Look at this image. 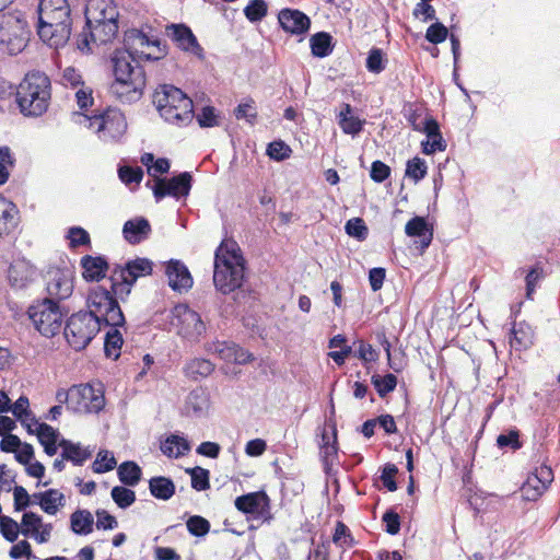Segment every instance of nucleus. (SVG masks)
Here are the masks:
<instances>
[{"instance_id":"nucleus-1","label":"nucleus","mask_w":560,"mask_h":560,"mask_svg":"<svg viewBox=\"0 0 560 560\" xmlns=\"http://www.w3.org/2000/svg\"><path fill=\"white\" fill-rule=\"evenodd\" d=\"M125 50H116L112 57L115 81L110 93L121 103L133 104L141 100L147 84L142 61H155L167 55V46L158 37H150L142 30L125 33Z\"/></svg>"},{"instance_id":"nucleus-2","label":"nucleus","mask_w":560,"mask_h":560,"mask_svg":"<svg viewBox=\"0 0 560 560\" xmlns=\"http://www.w3.org/2000/svg\"><path fill=\"white\" fill-rule=\"evenodd\" d=\"M86 303L89 311L72 314L66 322L63 334L75 351L85 349L102 326L122 327L126 323L117 299L106 288L97 285L92 289Z\"/></svg>"},{"instance_id":"nucleus-3","label":"nucleus","mask_w":560,"mask_h":560,"mask_svg":"<svg viewBox=\"0 0 560 560\" xmlns=\"http://www.w3.org/2000/svg\"><path fill=\"white\" fill-rule=\"evenodd\" d=\"M36 28L42 42L49 47L55 49L65 47L72 31L68 0H39Z\"/></svg>"},{"instance_id":"nucleus-4","label":"nucleus","mask_w":560,"mask_h":560,"mask_svg":"<svg viewBox=\"0 0 560 560\" xmlns=\"http://www.w3.org/2000/svg\"><path fill=\"white\" fill-rule=\"evenodd\" d=\"M50 98L51 83L44 72H28L16 86V104L20 113L25 117H39L45 114Z\"/></svg>"},{"instance_id":"nucleus-5","label":"nucleus","mask_w":560,"mask_h":560,"mask_svg":"<svg viewBox=\"0 0 560 560\" xmlns=\"http://www.w3.org/2000/svg\"><path fill=\"white\" fill-rule=\"evenodd\" d=\"M152 103L160 116L170 124L186 126L195 116L191 98L173 84L159 85L152 95Z\"/></svg>"},{"instance_id":"nucleus-6","label":"nucleus","mask_w":560,"mask_h":560,"mask_svg":"<svg viewBox=\"0 0 560 560\" xmlns=\"http://www.w3.org/2000/svg\"><path fill=\"white\" fill-rule=\"evenodd\" d=\"M245 277V260L235 250L222 249V244L215 250L213 283L223 294H229L242 287Z\"/></svg>"},{"instance_id":"nucleus-7","label":"nucleus","mask_w":560,"mask_h":560,"mask_svg":"<svg viewBox=\"0 0 560 560\" xmlns=\"http://www.w3.org/2000/svg\"><path fill=\"white\" fill-rule=\"evenodd\" d=\"M153 262L149 258L137 257L124 265L115 264L110 269V292L122 301L130 294L132 287L141 277L151 275Z\"/></svg>"},{"instance_id":"nucleus-8","label":"nucleus","mask_w":560,"mask_h":560,"mask_svg":"<svg viewBox=\"0 0 560 560\" xmlns=\"http://www.w3.org/2000/svg\"><path fill=\"white\" fill-rule=\"evenodd\" d=\"M74 116L79 118V124L93 129L98 139L105 143L118 142L127 130L126 117L116 108H107L93 116L77 113Z\"/></svg>"},{"instance_id":"nucleus-9","label":"nucleus","mask_w":560,"mask_h":560,"mask_svg":"<svg viewBox=\"0 0 560 560\" xmlns=\"http://www.w3.org/2000/svg\"><path fill=\"white\" fill-rule=\"evenodd\" d=\"M27 314L36 330L44 337H54L61 329L63 313L59 303L52 299H43L32 304Z\"/></svg>"},{"instance_id":"nucleus-10","label":"nucleus","mask_w":560,"mask_h":560,"mask_svg":"<svg viewBox=\"0 0 560 560\" xmlns=\"http://www.w3.org/2000/svg\"><path fill=\"white\" fill-rule=\"evenodd\" d=\"M26 21L21 13H9L0 20V44L10 55L21 52L26 46Z\"/></svg>"},{"instance_id":"nucleus-11","label":"nucleus","mask_w":560,"mask_h":560,"mask_svg":"<svg viewBox=\"0 0 560 560\" xmlns=\"http://www.w3.org/2000/svg\"><path fill=\"white\" fill-rule=\"evenodd\" d=\"M118 33V22H95L85 18V27L77 37V46L81 51L91 50L90 45L97 46L110 43Z\"/></svg>"},{"instance_id":"nucleus-12","label":"nucleus","mask_w":560,"mask_h":560,"mask_svg":"<svg viewBox=\"0 0 560 560\" xmlns=\"http://www.w3.org/2000/svg\"><path fill=\"white\" fill-rule=\"evenodd\" d=\"M191 185L192 176L189 172H183L171 178L156 177L153 184H151L150 180L145 184L147 187L152 189L156 202H160L167 196L175 199L187 197L190 192Z\"/></svg>"},{"instance_id":"nucleus-13","label":"nucleus","mask_w":560,"mask_h":560,"mask_svg":"<svg viewBox=\"0 0 560 560\" xmlns=\"http://www.w3.org/2000/svg\"><path fill=\"white\" fill-rule=\"evenodd\" d=\"M172 324L177 328L183 338L198 341L206 332V324L201 316L187 304H177L172 310Z\"/></svg>"},{"instance_id":"nucleus-14","label":"nucleus","mask_w":560,"mask_h":560,"mask_svg":"<svg viewBox=\"0 0 560 560\" xmlns=\"http://www.w3.org/2000/svg\"><path fill=\"white\" fill-rule=\"evenodd\" d=\"M105 406L104 393L90 384L71 387V410L78 413H98Z\"/></svg>"},{"instance_id":"nucleus-15","label":"nucleus","mask_w":560,"mask_h":560,"mask_svg":"<svg viewBox=\"0 0 560 560\" xmlns=\"http://www.w3.org/2000/svg\"><path fill=\"white\" fill-rule=\"evenodd\" d=\"M553 481V471L545 463L536 466L521 487L522 497L526 501H537Z\"/></svg>"},{"instance_id":"nucleus-16","label":"nucleus","mask_w":560,"mask_h":560,"mask_svg":"<svg viewBox=\"0 0 560 560\" xmlns=\"http://www.w3.org/2000/svg\"><path fill=\"white\" fill-rule=\"evenodd\" d=\"M235 508L253 518L269 521L270 500L265 491H256L240 495L235 499Z\"/></svg>"},{"instance_id":"nucleus-17","label":"nucleus","mask_w":560,"mask_h":560,"mask_svg":"<svg viewBox=\"0 0 560 560\" xmlns=\"http://www.w3.org/2000/svg\"><path fill=\"white\" fill-rule=\"evenodd\" d=\"M47 277V299H52L59 303L71 296L73 292V272L70 269H50Z\"/></svg>"},{"instance_id":"nucleus-18","label":"nucleus","mask_w":560,"mask_h":560,"mask_svg":"<svg viewBox=\"0 0 560 560\" xmlns=\"http://www.w3.org/2000/svg\"><path fill=\"white\" fill-rule=\"evenodd\" d=\"M278 22L285 33L300 37V42L304 39L311 28V19L298 9L284 8L280 10Z\"/></svg>"},{"instance_id":"nucleus-19","label":"nucleus","mask_w":560,"mask_h":560,"mask_svg":"<svg viewBox=\"0 0 560 560\" xmlns=\"http://www.w3.org/2000/svg\"><path fill=\"white\" fill-rule=\"evenodd\" d=\"M166 30L168 37L179 49L190 52L200 59L203 58V48L199 45L197 37L187 25L171 24Z\"/></svg>"},{"instance_id":"nucleus-20","label":"nucleus","mask_w":560,"mask_h":560,"mask_svg":"<svg viewBox=\"0 0 560 560\" xmlns=\"http://www.w3.org/2000/svg\"><path fill=\"white\" fill-rule=\"evenodd\" d=\"M165 273L168 279V285L177 292L189 290L194 280L184 262L176 259H171L167 262Z\"/></svg>"},{"instance_id":"nucleus-21","label":"nucleus","mask_w":560,"mask_h":560,"mask_svg":"<svg viewBox=\"0 0 560 560\" xmlns=\"http://www.w3.org/2000/svg\"><path fill=\"white\" fill-rule=\"evenodd\" d=\"M405 233L410 237L419 238L416 244L421 253L431 245L433 240V228L424 217L416 215L410 219L405 226Z\"/></svg>"},{"instance_id":"nucleus-22","label":"nucleus","mask_w":560,"mask_h":560,"mask_svg":"<svg viewBox=\"0 0 560 560\" xmlns=\"http://www.w3.org/2000/svg\"><path fill=\"white\" fill-rule=\"evenodd\" d=\"M420 132L425 133L427 140L421 142L424 154H433L436 151H445L446 142L442 137L440 125L433 117H427Z\"/></svg>"},{"instance_id":"nucleus-23","label":"nucleus","mask_w":560,"mask_h":560,"mask_svg":"<svg viewBox=\"0 0 560 560\" xmlns=\"http://www.w3.org/2000/svg\"><path fill=\"white\" fill-rule=\"evenodd\" d=\"M80 265L83 269L82 277L88 282H100L110 269L107 258L102 255H84L80 260Z\"/></svg>"},{"instance_id":"nucleus-24","label":"nucleus","mask_w":560,"mask_h":560,"mask_svg":"<svg viewBox=\"0 0 560 560\" xmlns=\"http://www.w3.org/2000/svg\"><path fill=\"white\" fill-rule=\"evenodd\" d=\"M85 18L97 22H118L119 12L113 0H89L85 7Z\"/></svg>"},{"instance_id":"nucleus-25","label":"nucleus","mask_w":560,"mask_h":560,"mask_svg":"<svg viewBox=\"0 0 560 560\" xmlns=\"http://www.w3.org/2000/svg\"><path fill=\"white\" fill-rule=\"evenodd\" d=\"M151 232L150 222L143 217L130 219L122 226L124 238L131 245H137L148 240Z\"/></svg>"},{"instance_id":"nucleus-26","label":"nucleus","mask_w":560,"mask_h":560,"mask_svg":"<svg viewBox=\"0 0 560 560\" xmlns=\"http://www.w3.org/2000/svg\"><path fill=\"white\" fill-rule=\"evenodd\" d=\"M59 446L61 447L60 457L71 462L74 466H82L92 456L90 447H82L80 443L63 438L59 440Z\"/></svg>"},{"instance_id":"nucleus-27","label":"nucleus","mask_w":560,"mask_h":560,"mask_svg":"<svg viewBox=\"0 0 560 560\" xmlns=\"http://www.w3.org/2000/svg\"><path fill=\"white\" fill-rule=\"evenodd\" d=\"M353 108L350 104L343 103L342 108L337 115V121L343 133L358 136L365 124V120L352 115Z\"/></svg>"},{"instance_id":"nucleus-28","label":"nucleus","mask_w":560,"mask_h":560,"mask_svg":"<svg viewBox=\"0 0 560 560\" xmlns=\"http://www.w3.org/2000/svg\"><path fill=\"white\" fill-rule=\"evenodd\" d=\"M210 406V395L202 387L192 389L186 399V408L195 417L203 416Z\"/></svg>"},{"instance_id":"nucleus-29","label":"nucleus","mask_w":560,"mask_h":560,"mask_svg":"<svg viewBox=\"0 0 560 560\" xmlns=\"http://www.w3.org/2000/svg\"><path fill=\"white\" fill-rule=\"evenodd\" d=\"M174 481L164 476H155L149 480V491L158 500L167 501L175 494Z\"/></svg>"},{"instance_id":"nucleus-30","label":"nucleus","mask_w":560,"mask_h":560,"mask_svg":"<svg viewBox=\"0 0 560 560\" xmlns=\"http://www.w3.org/2000/svg\"><path fill=\"white\" fill-rule=\"evenodd\" d=\"M310 47L314 57H328L335 48L334 37L327 32H317L311 36Z\"/></svg>"},{"instance_id":"nucleus-31","label":"nucleus","mask_w":560,"mask_h":560,"mask_svg":"<svg viewBox=\"0 0 560 560\" xmlns=\"http://www.w3.org/2000/svg\"><path fill=\"white\" fill-rule=\"evenodd\" d=\"M94 518L89 510L78 509L70 515V528L75 535L85 536L93 532Z\"/></svg>"},{"instance_id":"nucleus-32","label":"nucleus","mask_w":560,"mask_h":560,"mask_svg":"<svg viewBox=\"0 0 560 560\" xmlns=\"http://www.w3.org/2000/svg\"><path fill=\"white\" fill-rule=\"evenodd\" d=\"M162 453L170 458H178L190 451L189 442L177 434H171L161 443Z\"/></svg>"},{"instance_id":"nucleus-33","label":"nucleus","mask_w":560,"mask_h":560,"mask_svg":"<svg viewBox=\"0 0 560 560\" xmlns=\"http://www.w3.org/2000/svg\"><path fill=\"white\" fill-rule=\"evenodd\" d=\"M16 206L0 194V237L11 232L15 226Z\"/></svg>"},{"instance_id":"nucleus-34","label":"nucleus","mask_w":560,"mask_h":560,"mask_svg":"<svg viewBox=\"0 0 560 560\" xmlns=\"http://www.w3.org/2000/svg\"><path fill=\"white\" fill-rule=\"evenodd\" d=\"M117 476L124 486L135 487L141 480L142 470L136 462L126 460L118 466Z\"/></svg>"},{"instance_id":"nucleus-35","label":"nucleus","mask_w":560,"mask_h":560,"mask_svg":"<svg viewBox=\"0 0 560 560\" xmlns=\"http://www.w3.org/2000/svg\"><path fill=\"white\" fill-rule=\"evenodd\" d=\"M326 425L331 430V444L320 447V456L324 469L326 474H329L330 466L332 465L334 459L337 457L338 453L337 425L336 421H332L331 419L326 422Z\"/></svg>"},{"instance_id":"nucleus-36","label":"nucleus","mask_w":560,"mask_h":560,"mask_svg":"<svg viewBox=\"0 0 560 560\" xmlns=\"http://www.w3.org/2000/svg\"><path fill=\"white\" fill-rule=\"evenodd\" d=\"M214 370V364L207 359H194L185 365V374L197 381L209 376Z\"/></svg>"},{"instance_id":"nucleus-37","label":"nucleus","mask_w":560,"mask_h":560,"mask_svg":"<svg viewBox=\"0 0 560 560\" xmlns=\"http://www.w3.org/2000/svg\"><path fill=\"white\" fill-rule=\"evenodd\" d=\"M117 328L118 327H110L104 339L105 355L114 360L119 358L120 349L124 343L122 335Z\"/></svg>"},{"instance_id":"nucleus-38","label":"nucleus","mask_w":560,"mask_h":560,"mask_svg":"<svg viewBox=\"0 0 560 560\" xmlns=\"http://www.w3.org/2000/svg\"><path fill=\"white\" fill-rule=\"evenodd\" d=\"M44 499L45 500L43 501L40 509L49 515H55L59 508H62L66 502L63 493L57 489L46 490V495Z\"/></svg>"},{"instance_id":"nucleus-39","label":"nucleus","mask_w":560,"mask_h":560,"mask_svg":"<svg viewBox=\"0 0 560 560\" xmlns=\"http://www.w3.org/2000/svg\"><path fill=\"white\" fill-rule=\"evenodd\" d=\"M371 383L380 397L384 398L387 394L395 390L397 386V377L392 373H387L384 376L374 374L371 377Z\"/></svg>"},{"instance_id":"nucleus-40","label":"nucleus","mask_w":560,"mask_h":560,"mask_svg":"<svg viewBox=\"0 0 560 560\" xmlns=\"http://www.w3.org/2000/svg\"><path fill=\"white\" fill-rule=\"evenodd\" d=\"M110 497L120 509H128L136 502V492L127 486H115L110 491Z\"/></svg>"},{"instance_id":"nucleus-41","label":"nucleus","mask_w":560,"mask_h":560,"mask_svg":"<svg viewBox=\"0 0 560 560\" xmlns=\"http://www.w3.org/2000/svg\"><path fill=\"white\" fill-rule=\"evenodd\" d=\"M521 433L516 428L510 429L508 432L501 433L497 438V446L500 450H511L513 452L523 447L520 440Z\"/></svg>"},{"instance_id":"nucleus-42","label":"nucleus","mask_w":560,"mask_h":560,"mask_svg":"<svg viewBox=\"0 0 560 560\" xmlns=\"http://www.w3.org/2000/svg\"><path fill=\"white\" fill-rule=\"evenodd\" d=\"M117 465L114 454L107 450H101L92 464L95 474H105L113 470Z\"/></svg>"},{"instance_id":"nucleus-43","label":"nucleus","mask_w":560,"mask_h":560,"mask_svg":"<svg viewBox=\"0 0 560 560\" xmlns=\"http://www.w3.org/2000/svg\"><path fill=\"white\" fill-rule=\"evenodd\" d=\"M428 174V166L423 159L415 156L407 161L405 175L415 183L423 179Z\"/></svg>"},{"instance_id":"nucleus-44","label":"nucleus","mask_w":560,"mask_h":560,"mask_svg":"<svg viewBox=\"0 0 560 560\" xmlns=\"http://www.w3.org/2000/svg\"><path fill=\"white\" fill-rule=\"evenodd\" d=\"M191 478V488L197 491H205L210 488V472L202 467H194L186 469Z\"/></svg>"},{"instance_id":"nucleus-45","label":"nucleus","mask_w":560,"mask_h":560,"mask_svg":"<svg viewBox=\"0 0 560 560\" xmlns=\"http://www.w3.org/2000/svg\"><path fill=\"white\" fill-rule=\"evenodd\" d=\"M267 13L268 5L265 0H249L248 4L244 8V14L252 23L261 21Z\"/></svg>"},{"instance_id":"nucleus-46","label":"nucleus","mask_w":560,"mask_h":560,"mask_svg":"<svg viewBox=\"0 0 560 560\" xmlns=\"http://www.w3.org/2000/svg\"><path fill=\"white\" fill-rule=\"evenodd\" d=\"M42 516L28 511L24 512L21 521V534L25 537H32L42 526Z\"/></svg>"},{"instance_id":"nucleus-47","label":"nucleus","mask_w":560,"mask_h":560,"mask_svg":"<svg viewBox=\"0 0 560 560\" xmlns=\"http://www.w3.org/2000/svg\"><path fill=\"white\" fill-rule=\"evenodd\" d=\"M346 233L360 241L363 242L368 238L369 235V229L361 218H352L346 222L345 225Z\"/></svg>"},{"instance_id":"nucleus-48","label":"nucleus","mask_w":560,"mask_h":560,"mask_svg":"<svg viewBox=\"0 0 560 560\" xmlns=\"http://www.w3.org/2000/svg\"><path fill=\"white\" fill-rule=\"evenodd\" d=\"M510 345L516 350L526 349L530 345L529 334L523 328V324L514 323L510 332Z\"/></svg>"},{"instance_id":"nucleus-49","label":"nucleus","mask_w":560,"mask_h":560,"mask_svg":"<svg viewBox=\"0 0 560 560\" xmlns=\"http://www.w3.org/2000/svg\"><path fill=\"white\" fill-rule=\"evenodd\" d=\"M0 532L3 538L14 542L21 533L20 525L12 517L3 515L0 517Z\"/></svg>"},{"instance_id":"nucleus-50","label":"nucleus","mask_w":560,"mask_h":560,"mask_svg":"<svg viewBox=\"0 0 560 560\" xmlns=\"http://www.w3.org/2000/svg\"><path fill=\"white\" fill-rule=\"evenodd\" d=\"M266 153L271 160L280 162L289 159L292 150L284 141L276 140L268 144Z\"/></svg>"},{"instance_id":"nucleus-51","label":"nucleus","mask_w":560,"mask_h":560,"mask_svg":"<svg viewBox=\"0 0 560 560\" xmlns=\"http://www.w3.org/2000/svg\"><path fill=\"white\" fill-rule=\"evenodd\" d=\"M187 530L196 537H203L210 530V523L200 515H192L186 522Z\"/></svg>"},{"instance_id":"nucleus-52","label":"nucleus","mask_w":560,"mask_h":560,"mask_svg":"<svg viewBox=\"0 0 560 560\" xmlns=\"http://www.w3.org/2000/svg\"><path fill=\"white\" fill-rule=\"evenodd\" d=\"M234 115L236 119H245L248 124L254 125L257 119L254 100L248 98L246 102L238 104L234 110Z\"/></svg>"},{"instance_id":"nucleus-53","label":"nucleus","mask_w":560,"mask_h":560,"mask_svg":"<svg viewBox=\"0 0 560 560\" xmlns=\"http://www.w3.org/2000/svg\"><path fill=\"white\" fill-rule=\"evenodd\" d=\"M32 421L37 424L36 434L40 444L59 442V432L47 423H38L35 417Z\"/></svg>"},{"instance_id":"nucleus-54","label":"nucleus","mask_w":560,"mask_h":560,"mask_svg":"<svg viewBox=\"0 0 560 560\" xmlns=\"http://www.w3.org/2000/svg\"><path fill=\"white\" fill-rule=\"evenodd\" d=\"M67 238L71 248L91 245L90 234L81 226H71L68 230Z\"/></svg>"},{"instance_id":"nucleus-55","label":"nucleus","mask_w":560,"mask_h":560,"mask_svg":"<svg viewBox=\"0 0 560 560\" xmlns=\"http://www.w3.org/2000/svg\"><path fill=\"white\" fill-rule=\"evenodd\" d=\"M365 67L370 72L376 73V74L381 73L385 69L386 62L384 60V54H383L382 49L372 48L369 51Z\"/></svg>"},{"instance_id":"nucleus-56","label":"nucleus","mask_w":560,"mask_h":560,"mask_svg":"<svg viewBox=\"0 0 560 560\" xmlns=\"http://www.w3.org/2000/svg\"><path fill=\"white\" fill-rule=\"evenodd\" d=\"M196 119L201 128H211L220 125L219 116L213 106L202 107L200 113L196 115Z\"/></svg>"},{"instance_id":"nucleus-57","label":"nucleus","mask_w":560,"mask_h":560,"mask_svg":"<svg viewBox=\"0 0 560 560\" xmlns=\"http://www.w3.org/2000/svg\"><path fill=\"white\" fill-rule=\"evenodd\" d=\"M544 278V270L542 267L539 265H536L529 269L525 277L526 281V298L528 300L533 299V294L536 290V287L538 282Z\"/></svg>"},{"instance_id":"nucleus-58","label":"nucleus","mask_w":560,"mask_h":560,"mask_svg":"<svg viewBox=\"0 0 560 560\" xmlns=\"http://www.w3.org/2000/svg\"><path fill=\"white\" fill-rule=\"evenodd\" d=\"M448 36L447 27L441 22H434L427 28L425 39L434 45L443 43Z\"/></svg>"},{"instance_id":"nucleus-59","label":"nucleus","mask_w":560,"mask_h":560,"mask_svg":"<svg viewBox=\"0 0 560 560\" xmlns=\"http://www.w3.org/2000/svg\"><path fill=\"white\" fill-rule=\"evenodd\" d=\"M118 176L126 185L136 183L139 184L143 177V171L139 166H120L118 168Z\"/></svg>"},{"instance_id":"nucleus-60","label":"nucleus","mask_w":560,"mask_h":560,"mask_svg":"<svg viewBox=\"0 0 560 560\" xmlns=\"http://www.w3.org/2000/svg\"><path fill=\"white\" fill-rule=\"evenodd\" d=\"M397 474L398 468L395 464L386 463L382 468L381 480L384 487L390 492L397 490V483L395 480Z\"/></svg>"},{"instance_id":"nucleus-61","label":"nucleus","mask_w":560,"mask_h":560,"mask_svg":"<svg viewBox=\"0 0 560 560\" xmlns=\"http://www.w3.org/2000/svg\"><path fill=\"white\" fill-rule=\"evenodd\" d=\"M96 515V528L103 530L115 529L118 526V522L114 515L107 512L104 509H98L95 511Z\"/></svg>"},{"instance_id":"nucleus-62","label":"nucleus","mask_w":560,"mask_h":560,"mask_svg":"<svg viewBox=\"0 0 560 560\" xmlns=\"http://www.w3.org/2000/svg\"><path fill=\"white\" fill-rule=\"evenodd\" d=\"M382 521L385 524V530L389 535H397L400 530V517L397 512L389 509L383 516Z\"/></svg>"},{"instance_id":"nucleus-63","label":"nucleus","mask_w":560,"mask_h":560,"mask_svg":"<svg viewBox=\"0 0 560 560\" xmlns=\"http://www.w3.org/2000/svg\"><path fill=\"white\" fill-rule=\"evenodd\" d=\"M332 541L339 546H343V545L350 546L353 541V538L350 534V529L348 528V526L346 524H343L340 521H338L336 524L335 533L332 535Z\"/></svg>"},{"instance_id":"nucleus-64","label":"nucleus","mask_w":560,"mask_h":560,"mask_svg":"<svg viewBox=\"0 0 560 560\" xmlns=\"http://www.w3.org/2000/svg\"><path fill=\"white\" fill-rule=\"evenodd\" d=\"M30 402L26 396H20L14 405L11 407L10 411L14 415V417L22 422L25 423V418L31 416V411L28 409Z\"/></svg>"}]
</instances>
